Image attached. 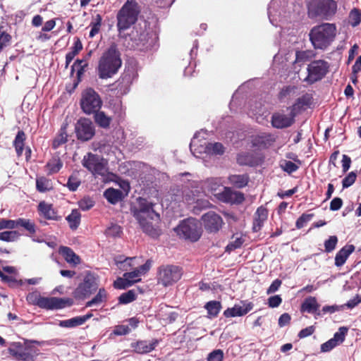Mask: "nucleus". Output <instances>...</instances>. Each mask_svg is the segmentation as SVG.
<instances>
[{"label": "nucleus", "mask_w": 361, "mask_h": 361, "mask_svg": "<svg viewBox=\"0 0 361 361\" xmlns=\"http://www.w3.org/2000/svg\"><path fill=\"white\" fill-rule=\"evenodd\" d=\"M27 300L40 308L47 310L63 309L73 305V300L70 298L42 297L37 294H31L28 295Z\"/></svg>", "instance_id": "7"}, {"label": "nucleus", "mask_w": 361, "mask_h": 361, "mask_svg": "<svg viewBox=\"0 0 361 361\" xmlns=\"http://www.w3.org/2000/svg\"><path fill=\"white\" fill-rule=\"evenodd\" d=\"M62 166L63 164L59 158L54 157L47 162L46 168L48 171V173L52 174L57 173L61 169Z\"/></svg>", "instance_id": "41"}, {"label": "nucleus", "mask_w": 361, "mask_h": 361, "mask_svg": "<svg viewBox=\"0 0 361 361\" xmlns=\"http://www.w3.org/2000/svg\"><path fill=\"white\" fill-rule=\"evenodd\" d=\"M252 304L241 301L238 304H235L233 307L228 308L224 312L226 317H241L246 314L252 309Z\"/></svg>", "instance_id": "21"}, {"label": "nucleus", "mask_w": 361, "mask_h": 361, "mask_svg": "<svg viewBox=\"0 0 361 361\" xmlns=\"http://www.w3.org/2000/svg\"><path fill=\"white\" fill-rule=\"evenodd\" d=\"M336 34V24L322 23L312 27L309 39L314 49L325 50L335 40Z\"/></svg>", "instance_id": "2"}, {"label": "nucleus", "mask_w": 361, "mask_h": 361, "mask_svg": "<svg viewBox=\"0 0 361 361\" xmlns=\"http://www.w3.org/2000/svg\"><path fill=\"white\" fill-rule=\"evenodd\" d=\"M209 317H216L221 309V304L219 301L212 300L204 305Z\"/></svg>", "instance_id": "35"}, {"label": "nucleus", "mask_w": 361, "mask_h": 361, "mask_svg": "<svg viewBox=\"0 0 361 361\" xmlns=\"http://www.w3.org/2000/svg\"><path fill=\"white\" fill-rule=\"evenodd\" d=\"M140 7L135 0H128L117 14V27L118 30L128 29L137 20Z\"/></svg>", "instance_id": "6"}, {"label": "nucleus", "mask_w": 361, "mask_h": 361, "mask_svg": "<svg viewBox=\"0 0 361 361\" xmlns=\"http://www.w3.org/2000/svg\"><path fill=\"white\" fill-rule=\"evenodd\" d=\"M68 135L65 131V128H61L60 134L54 139L53 142V147L57 148L61 145L67 141Z\"/></svg>", "instance_id": "58"}, {"label": "nucleus", "mask_w": 361, "mask_h": 361, "mask_svg": "<svg viewBox=\"0 0 361 361\" xmlns=\"http://www.w3.org/2000/svg\"><path fill=\"white\" fill-rule=\"evenodd\" d=\"M174 230L180 238L192 242L198 240L201 236L199 223L192 218L183 220Z\"/></svg>", "instance_id": "10"}, {"label": "nucleus", "mask_w": 361, "mask_h": 361, "mask_svg": "<svg viewBox=\"0 0 361 361\" xmlns=\"http://www.w3.org/2000/svg\"><path fill=\"white\" fill-rule=\"evenodd\" d=\"M329 65L324 60H315L307 66V76L305 79L309 84L321 80L329 72Z\"/></svg>", "instance_id": "13"}, {"label": "nucleus", "mask_w": 361, "mask_h": 361, "mask_svg": "<svg viewBox=\"0 0 361 361\" xmlns=\"http://www.w3.org/2000/svg\"><path fill=\"white\" fill-rule=\"evenodd\" d=\"M295 114L290 116L275 113L272 114V127L276 128H286L291 126L295 122Z\"/></svg>", "instance_id": "22"}, {"label": "nucleus", "mask_w": 361, "mask_h": 361, "mask_svg": "<svg viewBox=\"0 0 361 361\" xmlns=\"http://www.w3.org/2000/svg\"><path fill=\"white\" fill-rule=\"evenodd\" d=\"M150 267V262L147 261L145 264L137 267L133 271L126 272L123 275V277H119L114 281V288L117 289H126L133 284L140 282L142 276L145 275L149 270Z\"/></svg>", "instance_id": "9"}, {"label": "nucleus", "mask_w": 361, "mask_h": 361, "mask_svg": "<svg viewBox=\"0 0 361 361\" xmlns=\"http://www.w3.org/2000/svg\"><path fill=\"white\" fill-rule=\"evenodd\" d=\"M20 237V233L16 231H7L0 233V240L5 242L16 241Z\"/></svg>", "instance_id": "45"}, {"label": "nucleus", "mask_w": 361, "mask_h": 361, "mask_svg": "<svg viewBox=\"0 0 361 361\" xmlns=\"http://www.w3.org/2000/svg\"><path fill=\"white\" fill-rule=\"evenodd\" d=\"M102 17L99 14L96 15L90 23L91 30L90 37H94L99 31L102 25Z\"/></svg>", "instance_id": "44"}, {"label": "nucleus", "mask_w": 361, "mask_h": 361, "mask_svg": "<svg viewBox=\"0 0 361 361\" xmlns=\"http://www.w3.org/2000/svg\"><path fill=\"white\" fill-rule=\"evenodd\" d=\"M349 23L353 27L357 26L361 23V11L358 8H353L349 13Z\"/></svg>", "instance_id": "46"}, {"label": "nucleus", "mask_w": 361, "mask_h": 361, "mask_svg": "<svg viewBox=\"0 0 361 361\" xmlns=\"http://www.w3.org/2000/svg\"><path fill=\"white\" fill-rule=\"evenodd\" d=\"M252 142L253 146L257 147L258 149H267L271 145L270 135L265 133H262L255 136L252 139Z\"/></svg>", "instance_id": "31"}, {"label": "nucleus", "mask_w": 361, "mask_h": 361, "mask_svg": "<svg viewBox=\"0 0 361 361\" xmlns=\"http://www.w3.org/2000/svg\"><path fill=\"white\" fill-rule=\"evenodd\" d=\"M204 228L210 233L219 231L224 224L222 218L214 212H209L202 216Z\"/></svg>", "instance_id": "17"}, {"label": "nucleus", "mask_w": 361, "mask_h": 361, "mask_svg": "<svg viewBox=\"0 0 361 361\" xmlns=\"http://www.w3.org/2000/svg\"><path fill=\"white\" fill-rule=\"evenodd\" d=\"M71 229H76L80 223V213L77 209H73L72 212L66 217Z\"/></svg>", "instance_id": "39"}, {"label": "nucleus", "mask_w": 361, "mask_h": 361, "mask_svg": "<svg viewBox=\"0 0 361 361\" xmlns=\"http://www.w3.org/2000/svg\"><path fill=\"white\" fill-rule=\"evenodd\" d=\"M94 206V202L90 198H83L79 202V207L84 211L89 210Z\"/></svg>", "instance_id": "64"}, {"label": "nucleus", "mask_w": 361, "mask_h": 361, "mask_svg": "<svg viewBox=\"0 0 361 361\" xmlns=\"http://www.w3.org/2000/svg\"><path fill=\"white\" fill-rule=\"evenodd\" d=\"M23 228L28 231L30 234H34L36 232L35 223L30 219L19 218L16 219V228Z\"/></svg>", "instance_id": "34"}, {"label": "nucleus", "mask_w": 361, "mask_h": 361, "mask_svg": "<svg viewBox=\"0 0 361 361\" xmlns=\"http://www.w3.org/2000/svg\"><path fill=\"white\" fill-rule=\"evenodd\" d=\"M98 287L96 278L87 274L85 276L84 281L81 283L75 290L76 294L80 297H87L94 292Z\"/></svg>", "instance_id": "19"}, {"label": "nucleus", "mask_w": 361, "mask_h": 361, "mask_svg": "<svg viewBox=\"0 0 361 361\" xmlns=\"http://www.w3.org/2000/svg\"><path fill=\"white\" fill-rule=\"evenodd\" d=\"M183 275L180 267L174 265L163 267L159 270V283L164 286H171L178 281Z\"/></svg>", "instance_id": "14"}, {"label": "nucleus", "mask_w": 361, "mask_h": 361, "mask_svg": "<svg viewBox=\"0 0 361 361\" xmlns=\"http://www.w3.org/2000/svg\"><path fill=\"white\" fill-rule=\"evenodd\" d=\"M269 104L268 102L262 99L255 102L250 105V114L255 116L257 121L263 125H267L270 112L269 111Z\"/></svg>", "instance_id": "15"}, {"label": "nucleus", "mask_w": 361, "mask_h": 361, "mask_svg": "<svg viewBox=\"0 0 361 361\" xmlns=\"http://www.w3.org/2000/svg\"><path fill=\"white\" fill-rule=\"evenodd\" d=\"M249 176L247 174H235L228 177L229 183L238 188L246 186L249 182Z\"/></svg>", "instance_id": "32"}, {"label": "nucleus", "mask_w": 361, "mask_h": 361, "mask_svg": "<svg viewBox=\"0 0 361 361\" xmlns=\"http://www.w3.org/2000/svg\"><path fill=\"white\" fill-rule=\"evenodd\" d=\"M336 346H338L337 343L331 338L321 345V351L324 353L329 352Z\"/></svg>", "instance_id": "63"}, {"label": "nucleus", "mask_w": 361, "mask_h": 361, "mask_svg": "<svg viewBox=\"0 0 361 361\" xmlns=\"http://www.w3.org/2000/svg\"><path fill=\"white\" fill-rule=\"evenodd\" d=\"M77 137L82 141L90 140L94 135V128L92 121L87 118L80 119L75 126Z\"/></svg>", "instance_id": "16"}, {"label": "nucleus", "mask_w": 361, "mask_h": 361, "mask_svg": "<svg viewBox=\"0 0 361 361\" xmlns=\"http://www.w3.org/2000/svg\"><path fill=\"white\" fill-rule=\"evenodd\" d=\"M214 196L219 200L226 203L239 204L244 200L242 192L233 191L230 188H224L222 191L214 193Z\"/></svg>", "instance_id": "18"}, {"label": "nucleus", "mask_w": 361, "mask_h": 361, "mask_svg": "<svg viewBox=\"0 0 361 361\" xmlns=\"http://www.w3.org/2000/svg\"><path fill=\"white\" fill-rule=\"evenodd\" d=\"M338 243V238L336 235H331L325 240L324 242V248L325 252H332L336 247V245Z\"/></svg>", "instance_id": "54"}, {"label": "nucleus", "mask_w": 361, "mask_h": 361, "mask_svg": "<svg viewBox=\"0 0 361 361\" xmlns=\"http://www.w3.org/2000/svg\"><path fill=\"white\" fill-rule=\"evenodd\" d=\"M95 122L102 128H107L111 123V118L107 116L103 111H97L94 116Z\"/></svg>", "instance_id": "42"}, {"label": "nucleus", "mask_w": 361, "mask_h": 361, "mask_svg": "<svg viewBox=\"0 0 361 361\" xmlns=\"http://www.w3.org/2000/svg\"><path fill=\"white\" fill-rule=\"evenodd\" d=\"M90 314H87L84 316L73 317L69 319L61 320L59 322V326L68 329L75 328L82 325L88 319L90 318Z\"/></svg>", "instance_id": "26"}, {"label": "nucleus", "mask_w": 361, "mask_h": 361, "mask_svg": "<svg viewBox=\"0 0 361 361\" xmlns=\"http://www.w3.org/2000/svg\"><path fill=\"white\" fill-rule=\"evenodd\" d=\"M135 300V293L130 290L121 294L119 297V302L122 304H128Z\"/></svg>", "instance_id": "55"}, {"label": "nucleus", "mask_w": 361, "mask_h": 361, "mask_svg": "<svg viewBox=\"0 0 361 361\" xmlns=\"http://www.w3.org/2000/svg\"><path fill=\"white\" fill-rule=\"evenodd\" d=\"M121 227L115 224H111V225L106 229V235L110 237H118L121 233Z\"/></svg>", "instance_id": "52"}, {"label": "nucleus", "mask_w": 361, "mask_h": 361, "mask_svg": "<svg viewBox=\"0 0 361 361\" xmlns=\"http://www.w3.org/2000/svg\"><path fill=\"white\" fill-rule=\"evenodd\" d=\"M39 212L45 219L49 220H58L59 216L56 214V212L53 207L51 204L47 203L44 201L39 202L38 205Z\"/></svg>", "instance_id": "27"}, {"label": "nucleus", "mask_w": 361, "mask_h": 361, "mask_svg": "<svg viewBox=\"0 0 361 361\" xmlns=\"http://www.w3.org/2000/svg\"><path fill=\"white\" fill-rule=\"evenodd\" d=\"M306 4L310 18L329 20L337 11V3L334 0H307Z\"/></svg>", "instance_id": "4"}, {"label": "nucleus", "mask_w": 361, "mask_h": 361, "mask_svg": "<svg viewBox=\"0 0 361 361\" xmlns=\"http://www.w3.org/2000/svg\"><path fill=\"white\" fill-rule=\"evenodd\" d=\"M348 332V328L346 326H341L338 329V331L334 334V337L332 339L337 343V345H340L343 343L345 341V336Z\"/></svg>", "instance_id": "48"}, {"label": "nucleus", "mask_w": 361, "mask_h": 361, "mask_svg": "<svg viewBox=\"0 0 361 361\" xmlns=\"http://www.w3.org/2000/svg\"><path fill=\"white\" fill-rule=\"evenodd\" d=\"M200 196V190L197 188L192 190L185 188L183 191L177 190L176 193L173 194L172 199L175 202H184L188 204H194L197 197Z\"/></svg>", "instance_id": "20"}, {"label": "nucleus", "mask_w": 361, "mask_h": 361, "mask_svg": "<svg viewBox=\"0 0 361 361\" xmlns=\"http://www.w3.org/2000/svg\"><path fill=\"white\" fill-rule=\"evenodd\" d=\"M314 214H302L296 221L295 226L298 229H300L309 222L314 216Z\"/></svg>", "instance_id": "53"}, {"label": "nucleus", "mask_w": 361, "mask_h": 361, "mask_svg": "<svg viewBox=\"0 0 361 361\" xmlns=\"http://www.w3.org/2000/svg\"><path fill=\"white\" fill-rule=\"evenodd\" d=\"M13 229L16 228V219H2L0 220V231L2 229Z\"/></svg>", "instance_id": "59"}, {"label": "nucleus", "mask_w": 361, "mask_h": 361, "mask_svg": "<svg viewBox=\"0 0 361 361\" xmlns=\"http://www.w3.org/2000/svg\"><path fill=\"white\" fill-rule=\"evenodd\" d=\"M313 57L312 51H297L295 53V63L302 62L305 63L310 60Z\"/></svg>", "instance_id": "47"}, {"label": "nucleus", "mask_w": 361, "mask_h": 361, "mask_svg": "<svg viewBox=\"0 0 361 361\" xmlns=\"http://www.w3.org/2000/svg\"><path fill=\"white\" fill-rule=\"evenodd\" d=\"M37 190L40 192H45L52 189L51 183L46 178L41 177L36 180Z\"/></svg>", "instance_id": "43"}, {"label": "nucleus", "mask_w": 361, "mask_h": 361, "mask_svg": "<svg viewBox=\"0 0 361 361\" xmlns=\"http://www.w3.org/2000/svg\"><path fill=\"white\" fill-rule=\"evenodd\" d=\"M202 193L200 192V196L197 197L195 203L196 204L195 208L198 209H206L211 206L210 202L207 200L202 199Z\"/></svg>", "instance_id": "61"}, {"label": "nucleus", "mask_w": 361, "mask_h": 361, "mask_svg": "<svg viewBox=\"0 0 361 361\" xmlns=\"http://www.w3.org/2000/svg\"><path fill=\"white\" fill-rule=\"evenodd\" d=\"M221 185V180L217 178H208L204 183V188L207 189L209 191H211L214 195V193L218 192L217 190Z\"/></svg>", "instance_id": "38"}, {"label": "nucleus", "mask_w": 361, "mask_h": 361, "mask_svg": "<svg viewBox=\"0 0 361 361\" xmlns=\"http://www.w3.org/2000/svg\"><path fill=\"white\" fill-rule=\"evenodd\" d=\"M9 353L18 360L35 361L38 350L31 345L28 341L13 342L8 347Z\"/></svg>", "instance_id": "8"}, {"label": "nucleus", "mask_w": 361, "mask_h": 361, "mask_svg": "<svg viewBox=\"0 0 361 361\" xmlns=\"http://www.w3.org/2000/svg\"><path fill=\"white\" fill-rule=\"evenodd\" d=\"M355 248L353 245H346L343 247L336 255L335 265L338 267L343 266L349 255L354 252Z\"/></svg>", "instance_id": "25"}, {"label": "nucleus", "mask_w": 361, "mask_h": 361, "mask_svg": "<svg viewBox=\"0 0 361 361\" xmlns=\"http://www.w3.org/2000/svg\"><path fill=\"white\" fill-rule=\"evenodd\" d=\"M82 49V45L81 42L78 38L74 42L73 47L71 48V51L68 52L66 55V66H68L69 63L73 61L74 57L79 53V51Z\"/></svg>", "instance_id": "36"}, {"label": "nucleus", "mask_w": 361, "mask_h": 361, "mask_svg": "<svg viewBox=\"0 0 361 361\" xmlns=\"http://www.w3.org/2000/svg\"><path fill=\"white\" fill-rule=\"evenodd\" d=\"M336 346H338L337 343L331 338L321 345V351L324 353L329 352Z\"/></svg>", "instance_id": "62"}, {"label": "nucleus", "mask_w": 361, "mask_h": 361, "mask_svg": "<svg viewBox=\"0 0 361 361\" xmlns=\"http://www.w3.org/2000/svg\"><path fill=\"white\" fill-rule=\"evenodd\" d=\"M60 252L63 256L65 260L70 264L77 265L80 263V257L69 247H61Z\"/></svg>", "instance_id": "33"}, {"label": "nucleus", "mask_w": 361, "mask_h": 361, "mask_svg": "<svg viewBox=\"0 0 361 361\" xmlns=\"http://www.w3.org/2000/svg\"><path fill=\"white\" fill-rule=\"evenodd\" d=\"M82 164L94 176H104L108 172L107 161L101 156L91 152L84 156Z\"/></svg>", "instance_id": "11"}, {"label": "nucleus", "mask_w": 361, "mask_h": 361, "mask_svg": "<svg viewBox=\"0 0 361 361\" xmlns=\"http://www.w3.org/2000/svg\"><path fill=\"white\" fill-rule=\"evenodd\" d=\"M25 139V135L23 131H19L16 136L13 142V145L18 156H20L23 151L24 140Z\"/></svg>", "instance_id": "40"}, {"label": "nucleus", "mask_w": 361, "mask_h": 361, "mask_svg": "<svg viewBox=\"0 0 361 361\" xmlns=\"http://www.w3.org/2000/svg\"><path fill=\"white\" fill-rule=\"evenodd\" d=\"M279 165L283 171L288 173V174L296 171L299 169L298 165L292 162L291 161L288 160H281Z\"/></svg>", "instance_id": "49"}, {"label": "nucleus", "mask_w": 361, "mask_h": 361, "mask_svg": "<svg viewBox=\"0 0 361 361\" xmlns=\"http://www.w3.org/2000/svg\"><path fill=\"white\" fill-rule=\"evenodd\" d=\"M200 137H201V133H196L190 145V151L195 157L204 159L203 154L222 155L224 153L225 147L221 143L207 142L201 143Z\"/></svg>", "instance_id": "5"}, {"label": "nucleus", "mask_w": 361, "mask_h": 361, "mask_svg": "<svg viewBox=\"0 0 361 361\" xmlns=\"http://www.w3.org/2000/svg\"><path fill=\"white\" fill-rule=\"evenodd\" d=\"M104 196L108 202L113 204H116L124 197V195L122 191L112 188L106 190L104 193Z\"/></svg>", "instance_id": "30"}, {"label": "nucleus", "mask_w": 361, "mask_h": 361, "mask_svg": "<svg viewBox=\"0 0 361 361\" xmlns=\"http://www.w3.org/2000/svg\"><path fill=\"white\" fill-rule=\"evenodd\" d=\"M224 353L221 350H215L210 353L207 357V361H222Z\"/></svg>", "instance_id": "60"}, {"label": "nucleus", "mask_w": 361, "mask_h": 361, "mask_svg": "<svg viewBox=\"0 0 361 361\" xmlns=\"http://www.w3.org/2000/svg\"><path fill=\"white\" fill-rule=\"evenodd\" d=\"M138 204L139 207L135 210L134 216L142 231L152 237L159 235L157 224L160 218L154 209V204L145 198H139Z\"/></svg>", "instance_id": "1"}, {"label": "nucleus", "mask_w": 361, "mask_h": 361, "mask_svg": "<svg viewBox=\"0 0 361 361\" xmlns=\"http://www.w3.org/2000/svg\"><path fill=\"white\" fill-rule=\"evenodd\" d=\"M135 259V257L124 258L123 256H118L115 258V262L118 266V264H123V267H120V268L127 271L128 268L132 266L131 262Z\"/></svg>", "instance_id": "51"}, {"label": "nucleus", "mask_w": 361, "mask_h": 361, "mask_svg": "<svg viewBox=\"0 0 361 361\" xmlns=\"http://www.w3.org/2000/svg\"><path fill=\"white\" fill-rule=\"evenodd\" d=\"M121 66L120 54L115 45H111L102 55L99 61L98 75L106 79L116 74Z\"/></svg>", "instance_id": "3"}, {"label": "nucleus", "mask_w": 361, "mask_h": 361, "mask_svg": "<svg viewBox=\"0 0 361 361\" xmlns=\"http://www.w3.org/2000/svg\"><path fill=\"white\" fill-rule=\"evenodd\" d=\"M357 173L354 171L350 172L342 180L343 188L351 186L356 180Z\"/></svg>", "instance_id": "57"}, {"label": "nucleus", "mask_w": 361, "mask_h": 361, "mask_svg": "<svg viewBox=\"0 0 361 361\" xmlns=\"http://www.w3.org/2000/svg\"><path fill=\"white\" fill-rule=\"evenodd\" d=\"M244 243V239L240 234L233 235L231 239V241L226 247V252H231L241 247Z\"/></svg>", "instance_id": "37"}, {"label": "nucleus", "mask_w": 361, "mask_h": 361, "mask_svg": "<svg viewBox=\"0 0 361 361\" xmlns=\"http://www.w3.org/2000/svg\"><path fill=\"white\" fill-rule=\"evenodd\" d=\"M106 298V293L104 289H99L97 295L90 301L87 302V306L92 307L94 305H99L104 302Z\"/></svg>", "instance_id": "50"}, {"label": "nucleus", "mask_w": 361, "mask_h": 361, "mask_svg": "<svg viewBox=\"0 0 361 361\" xmlns=\"http://www.w3.org/2000/svg\"><path fill=\"white\" fill-rule=\"evenodd\" d=\"M267 217L268 210L262 207L258 208L255 214L253 230L255 231H258L263 223L267 220Z\"/></svg>", "instance_id": "29"}, {"label": "nucleus", "mask_w": 361, "mask_h": 361, "mask_svg": "<svg viewBox=\"0 0 361 361\" xmlns=\"http://www.w3.org/2000/svg\"><path fill=\"white\" fill-rule=\"evenodd\" d=\"M264 159L263 156L253 157L247 152L240 153L237 157V161L240 165L254 166L260 164Z\"/></svg>", "instance_id": "23"}, {"label": "nucleus", "mask_w": 361, "mask_h": 361, "mask_svg": "<svg viewBox=\"0 0 361 361\" xmlns=\"http://www.w3.org/2000/svg\"><path fill=\"white\" fill-rule=\"evenodd\" d=\"M102 105V101L99 94L92 88H87L82 93L80 106L86 114L97 112Z\"/></svg>", "instance_id": "12"}, {"label": "nucleus", "mask_w": 361, "mask_h": 361, "mask_svg": "<svg viewBox=\"0 0 361 361\" xmlns=\"http://www.w3.org/2000/svg\"><path fill=\"white\" fill-rule=\"evenodd\" d=\"M319 306L320 305L317 302L316 298L310 296L305 298L302 303L300 311L302 312L317 314V315L320 316L322 314L320 312H318Z\"/></svg>", "instance_id": "24"}, {"label": "nucleus", "mask_w": 361, "mask_h": 361, "mask_svg": "<svg viewBox=\"0 0 361 361\" xmlns=\"http://www.w3.org/2000/svg\"><path fill=\"white\" fill-rule=\"evenodd\" d=\"M80 185V180L76 175H71L68 180L66 186L71 191H75Z\"/></svg>", "instance_id": "56"}, {"label": "nucleus", "mask_w": 361, "mask_h": 361, "mask_svg": "<svg viewBox=\"0 0 361 361\" xmlns=\"http://www.w3.org/2000/svg\"><path fill=\"white\" fill-rule=\"evenodd\" d=\"M158 343L157 340H154L151 342L147 341H140L137 343L132 344L135 352L140 354L147 353L152 351Z\"/></svg>", "instance_id": "28"}]
</instances>
